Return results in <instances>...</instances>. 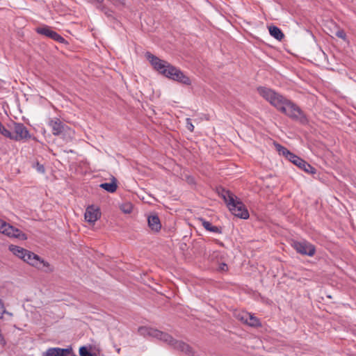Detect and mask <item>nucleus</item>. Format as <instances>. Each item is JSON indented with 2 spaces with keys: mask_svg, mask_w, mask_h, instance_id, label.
I'll return each mask as SVG.
<instances>
[{
  "mask_svg": "<svg viewBox=\"0 0 356 356\" xmlns=\"http://www.w3.org/2000/svg\"><path fill=\"white\" fill-rule=\"evenodd\" d=\"M216 243H217L218 244H219V245H222V246L223 245V243H222V242H220L218 240H216Z\"/></svg>",
  "mask_w": 356,
  "mask_h": 356,
  "instance_id": "36",
  "label": "nucleus"
},
{
  "mask_svg": "<svg viewBox=\"0 0 356 356\" xmlns=\"http://www.w3.org/2000/svg\"><path fill=\"white\" fill-rule=\"evenodd\" d=\"M117 352L119 353L120 352V348H118Z\"/></svg>",
  "mask_w": 356,
  "mask_h": 356,
  "instance_id": "37",
  "label": "nucleus"
},
{
  "mask_svg": "<svg viewBox=\"0 0 356 356\" xmlns=\"http://www.w3.org/2000/svg\"><path fill=\"white\" fill-rule=\"evenodd\" d=\"M145 57L151 63L153 68L159 74L183 85H191L192 82L191 79L179 68L171 65L166 60L160 59L149 51L146 52Z\"/></svg>",
  "mask_w": 356,
  "mask_h": 356,
  "instance_id": "2",
  "label": "nucleus"
},
{
  "mask_svg": "<svg viewBox=\"0 0 356 356\" xmlns=\"http://www.w3.org/2000/svg\"><path fill=\"white\" fill-rule=\"evenodd\" d=\"M187 129L191 132L194 130V126L189 118L187 119Z\"/></svg>",
  "mask_w": 356,
  "mask_h": 356,
  "instance_id": "33",
  "label": "nucleus"
},
{
  "mask_svg": "<svg viewBox=\"0 0 356 356\" xmlns=\"http://www.w3.org/2000/svg\"><path fill=\"white\" fill-rule=\"evenodd\" d=\"M221 197L233 215L242 219H248L249 218V212L245 205L234 193L228 190L222 188Z\"/></svg>",
  "mask_w": 356,
  "mask_h": 356,
  "instance_id": "3",
  "label": "nucleus"
},
{
  "mask_svg": "<svg viewBox=\"0 0 356 356\" xmlns=\"http://www.w3.org/2000/svg\"><path fill=\"white\" fill-rule=\"evenodd\" d=\"M258 93L280 112L301 124H307L308 119L302 110L294 102L271 88L264 86L257 88Z\"/></svg>",
  "mask_w": 356,
  "mask_h": 356,
  "instance_id": "1",
  "label": "nucleus"
},
{
  "mask_svg": "<svg viewBox=\"0 0 356 356\" xmlns=\"http://www.w3.org/2000/svg\"><path fill=\"white\" fill-rule=\"evenodd\" d=\"M275 147L280 155L284 156L286 159H289L293 156V153L291 152L287 148L279 143H275Z\"/></svg>",
  "mask_w": 356,
  "mask_h": 356,
  "instance_id": "18",
  "label": "nucleus"
},
{
  "mask_svg": "<svg viewBox=\"0 0 356 356\" xmlns=\"http://www.w3.org/2000/svg\"><path fill=\"white\" fill-rule=\"evenodd\" d=\"M48 125L51 128L54 136H61L65 139L67 137L72 138L74 134L73 130L58 118L50 119Z\"/></svg>",
  "mask_w": 356,
  "mask_h": 356,
  "instance_id": "4",
  "label": "nucleus"
},
{
  "mask_svg": "<svg viewBox=\"0 0 356 356\" xmlns=\"http://www.w3.org/2000/svg\"><path fill=\"white\" fill-rule=\"evenodd\" d=\"M24 256L25 257L22 259V260L29 265L35 267V261H38L39 256L28 250H26V252L24 254Z\"/></svg>",
  "mask_w": 356,
  "mask_h": 356,
  "instance_id": "16",
  "label": "nucleus"
},
{
  "mask_svg": "<svg viewBox=\"0 0 356 356\" xmlns=\"http://www.w3.org/2000/svg\"><path fill=\"white\" fill-rule=\"evenodd\" d=\"M304 172L309 175H314L316 173V169L312 166L309 163L305 161V163L302 165V168Z\"/></svg>",
  "mask_w": 356,
  "mask_h": 356,
  "instance_id": "24",
  "label": "nucleus"
},
{
  "mask_svg": "<svg viewBox=\"0 0 356 356\" xmlns=\"http://www.w3.org/2000/svg\"><path fill=\"white\" fill-rule=\"evenodd\" d=\"M245 316L248 317L247 325L253 327H259L261 326V322L258 318L250 313H245Z\"/></svg>",
  "mask_w": 356,
  "mask_h": 356,
  "instance_id": "21",
  "label": "nucleus"
},
{
  "mask_svg": "<svg viewBox=\"0 0 356 356\" xmlns=\"http://www.w3.org/2000/svg\"><path fill=\"white\" fill-rule=\"evenodd\" d=\"M77 356L73 353L72 346L67 348H49L45 352L42 353V356Z\"/></svg>",
  "mask_w": 356,
  "mask_h": 356,
  "instance_id": "9",
  "label": "nucleus"
},
{
  "mask_svg": "<svg viewBox=\"0 0 356 356\" xmlns=\"http://www.w3.org/2000/svg\"><path fill=\"white\" fill-rule=\"evenodd\" d=\"M172 346H173L175 349H177L188 355H191L193 353L192 348L188 344L182 341H178L175 339Z\"/></svg>",
  "mask_w": 356,
  "mask_h": 356,
  "instance_id": "12",
  "label": "nucleus"
},
{
  "mask_svg": "<svg viewBox=\"0 0 356 356\" xmlns=\"http://www.w3.org/2000/svg\"><path fill=\"white\" fill-rule=\"evenodd\" d=\"M11 237L16 238H18V239H20L22 241L27 239L26 234L15 227H14L13 234H12Z\"/></svg>",
  "mask_w": 356,
  "mask_h": 356,
  "instance_id": "23",
  "label": "nucleus"
},
{
  "mask_svg": "<svg viewBox=\"0 0 356 356\" xmlns=\"http://www.w3.org/2000/svg\"><path fill=\"white\" fill-rule=\"evenodd\" d=\"M36 32L38 34L43 35L49 38L56 42L60 43H65V40L60 35H59L56 31L51 30L49 26H44L42 27H38L36 29Z\"/></svg>",
  "mask_w": 356,
  "mask_h": 356,
  "instance_id": "8",
  "label": "nucleus"
},
{
  "mask_svg": "<svg viewBox=\"0 0 356 356\" xmlns=\"http://www.w3.org/2000/svg\"><path fill=\"white\" fill-rule=\"evenodd\" d=\"M97 8L104 13L107 17H111L112 15V11L105 5L102 4V3H99L97 6Z\"/></svg>",
  "mask_w": 356,
  "mask_h": 356,
  "instance_id": "25",
  "label": "nucleus"
},
{
  "mask_svg": "<svg viewBox=\"0 0 356 356\" xmlns=\"http://www.w3.org/2000/svg\"><path fill=\"white\" fill-rule=\"evenodd\" d=\"M120 209L124 213H130L133 210V206L131 203H124L120 206Z\"/></svg>",
  "mask_w": 356,
  "mask_h": 356,
  "instance_id": "26",
  "label": "nucleus"
},
{
  "mask_svg": "<svg viewBox=\"0 0 356 356\" xmlns=\"http://www.w3.org/2000/svg\"><path fill=\"white\" fill-rule=\"evenodd\" d=\"M289 161L296 165L300 169L302 168V165L305 163V161L295 154L293 156L289 159Z\"/></svg>",
  "mask_w": 356,
  "mask_h": 356,
  "instance_id": "22",
  "label": "nucleus"
},
{
  "mask_svg": "<svg viewBox=\"0 0 356 356\" xmlns=\"http://www.w3.org/2000/svg\"><path fill=\"white\" fill-rule=\"evenodd\" d=\"M245 312H241V313L238 314V316H237V318H238V320H240L241 321H242L245 324H247V321L248 320V317H246L245 316Z\"/></svg>",
  "mask_w": 356,
  "mask_h": 356,
  "instance_id": "30",
  "label": "nucleus"
},
{
  "mask_svg": "<svg viewBox=\"0 0 356 356\" xmlns=\"http://www.w3.org/2000/svg\"><path fill=\"white\" fill-rule=\"evenodd\" d=\"M0 134L3 136L10 139L11 131L7 129L1 123L0 125Z\"/></svg>",
  "mask_w": 356,
  "mask_h": 356,
  "instance_id": "28",
  "label": "nucleus"
},
{
  "mask_svg": "<svg viewBox=\"0 0 356 356\" xmlns=\"http://www.w3.org/2000/svg\"><path fill=\"white\" fill-rule=\"evenodd\" d=\"M79 355L80 356H94L90 350L86 346H81L79 348Z\"/></svg>",
  "mask_w": 356,
  "mask_h": 356,
  "instance_id": "27",
  "label": "nucleus"
},
{
  "mask_svg": "<svg viewBox=\"0 0 356 356\" xmlns=\"http://www.w3.org/2000/svg\"><path fill=\"white\" fill-rule=\"evenodd\" d=\"M336 36H337L339 38L345 40L346 38V34L343 30L341 29V30H338L336 32Z\"/></svg>",
  "mask_w": 356,
  "mask_h": 356,
  "instance_id": "31",
  "label": "nucleus"
},
{
  "mask_svg": "<svg viewBox=\"0 0 356 356\" xmlns=\"http://www.w3.org/2000/svg\"><path fill=\"white\" fill-rule=\"evenodd\" d=\"M31 136L27 128L22 123H14V133L11 132L10 139L20 141L31 138Z\"/></svg>",
  "mask_w": 356,
  "mask_h": 356,
  "instance_id": "6",
  "label": "nucleus"
},
{
  "mask_svg": "<svg viewBox=\"0 0 356 356\" xmlns=\"http://www.w3.org/2000/svg\"><path fill=\"white\" fill-rule=\"evenodd\" d=\"M291 247L299 254L313 257L316 253V247L306 240H291Z\"/></svg>",
  "mask_w": 356,
  "mask_h": 356,
  "instance_id": "5",
  "label": "nucleus"
},
{
  "mask_svg": "<svg viewBox=\"0 0 356 356\" xmlns=\"http://www.w3.org/2000/svg\"><path fill=\"white\" fill-rule=\"evenodd\" d=\"M0 309L1 310V313L2 314H10L11 315L12 314L8 312L4 307V303L2 301L1 299H0Z\"/></svg>",
  "mask_w": 356,
  "mask_h": 356,
  "instance_id": "32",
  "label": "nucleus"
},
{
  "mask_svg": "<svg viewBox=\"0 0 356 356\" xmlns=\"http://www.w3.org/2000/svg\"><path fill=\"white\" fill-rule=\"evenodd\" d=\"M115 3L124 5V0H114Z\"/></svg>",
  "mask_w": 356,
  "mask_h": 356,
  "instance_id": "35",
  "label": "nucleus"
},
{
  "mask_svg": "<svg viewBox=\"0 0 356 356\" xmlns=\"http://www.w3.org/2000/svg\"><path fill=\"white\" fill-rule=\"evenodd\" d=\"M99 187L107 192L114 193L116 191L118 185H117V179L113 177L112 181L110 183H102L99 185Z\"/></svg>",
  "mask_w": 356,
  "mask_h": 356,
  "instance_id": "17",
  "label": "nucleus"
},
{
  "mask_svg": "<svg viewBox=\"0 0 356 356\" xmlns=\"http://www.w3.org/2000/svg\"><path fill=\"white\" fill-rule=\"evenodd\" d=\"M140 330H145L147 334L157 338L164 342L168 343L170 345H172L175 339H174L171 335L168 333L163 332L160 330L153 329V328H140Z\"/></svg>",
  "mask_w": 356,
  "mask_h": 356,
  "instance_id": "7",
  "label": "nucleus"
},
{
  "mask_svg": "<svg viewBox=\"0 0 356 356\" xmlns=\"http://www.w3.org/2000/svg\"><path fill=\"white\" fill-rule=\"evenodd\" d=\"M268 31L270 35L279 41H282L284 38L282 31L276 26L271 25L268 26Z\"/></svg>",
  "mask_w": 356,
  "mask_h": 356,
  "instance_id": "15",
  "label": "nucleus"
},
{
  "mask_svg": "<svg viewBox=\"0 0 356 356\" xmlns=\"http://www.w3.org/2000/svg\"><path fill=\"white\" fill-rule=\"evenodd\" d=\"M8 249L13 254L22 259L25 257L24 254L26 252V249L15 245H10Z\"/></svg>",
  "mask_w": 356,
  "mask_h": 356,
  "instance_id": "19",
  "label": "nucleus"
},
{
  "mask_svg": "<svg viewBox=\"0 0 356 356\" xmlns=\"http://www.w3.org/2000/svg\"><path fill=\"white\" fill-rule=\"evenodd\" d=\"M198 220L201 222L202 225L206 230L213 233L222 234V230L221 227L214 226L209 221L206 220L203 218H200Z\"/></svg>",
  "mask_w": 356,
  "mask_h": 356,
  "instance_id": "14",
  "label": "nucleus"
},
{
  "mask_svg": "<svg viewBox=\"0 0 356 356\" xmlns=\"http://www.w3.org/2000/svg\"><path fill=\"white\" fill-rule=\"evenodd\" d=\"M32 167L35 168L40 173H44L45 168L43 165L40 164L38 161L32 163Z\"/></svg>",
  "mask_w": 356,
  "mask_h": 356,
  "instance_id": "29",
  "label": "nucleus"
},
{
  "mask_svg": "<svg viewBox=\"0 0 356 356\" xmlns=\"http://www.w3.org/2000/svg\"><path fill=\"white\" fill-rule=\"evenodd\" d=\"M101 217V211L99 207L94 205L88 206L85 213V219L90 223H95Z\"/></svg>",
  "mask_w": 356,
  "mask_h": 356,
  "instance_id": "10",
  "label": "nucleus"
},
{
  "mask_svg": "<svg viewBox=\"0 0 356 356\" xmlns=\"http://www.w3.org/2000/svg\"><path fill=\"white\" fill-rule=\"evenodd\" d=\"M147 223L151 230L155 233L159 232L161 229V223L157 214H151L147 217Z\"/></svg>",
  "mask_w": 356,
  "mask_h": 356,
  "instance_id": "11",
  "label": "nucleus"
},
{
  "mask_svg": "<svg viewBox=\"0 0 356 356\" xmlns=\"http://www.w3.org/2000/svg\"><path fill=\"white\" fill-rule=\"evenodd\" d=\"M0 233H2L9 237L13 234L14 227L7 223L4 220L1 222Z\"/></svg>",
  "mask_w": 356,
  "mask_h": 356,
  "instance_id": "20",
  "label": "nucleus"
},
{
  "mask_svg": "<svg viewBox=\"0 0 356 356\" xmlns=\"http://www.w3.org/2000/svg\"><path fill=\"white\" fill-rule=\"evenodd\" d=\"M35 268L45 273H51L54 271V267L47 261L38 257V261H35Z\"/></svg>",
  "mask_w": 356,
  "mask_h": 356,
  "instance_id": "13",
  "label": "nucleus"
},
{
  "mask_svg": "<svg viewBox=\"0 0 356 356\" xmlns=\"http://www.w3.org/2000/svg\"><path fill=\"white\" fill-rule=\"evenodd\" d=\"M227 268H228V267H227V264H226L222 263V264L220 265V270H227Z\"/></svg>",
  "mask_w": 356,
  "mask_h": 356,
  "instance_id": "34",
  "label": "nucleus"
}]
</instances>
